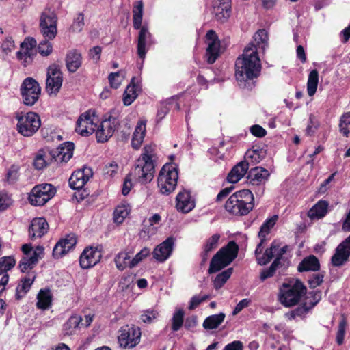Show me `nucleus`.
<instances>
[{
  "label": "nucleus",
  "mask_w": 350,
  "mask_h": 350,
  "mask_svg": "<svg viewBox=\"0 0 350 350\" xmlns=\"http://www.w3.org/2000/svg\"><path fill=\"white\" fill-rule=\"evenodd\" d=\"M254 43L245 46L242 55L235 62V77L238 81L245 82L257 77L261 70L258 49L265 51L268 46V33L265 29L258 30L254 36Z\"/></svg>",
  "instance_id": "1"
},
{
  "label": "nucleus",
  "mask_w": 350,
  "mask_h": 350,
  "mask_svg": "<svg viewBox=\"0 0 350 350\" xmlns=\"http://www.w3.org/2000/svg\"><path fill=\"white\" fill-rule=\"evenodd\" d=\"M155 159V146L147 145L144 146L132 172L124 180L122 189V193L124 196L127 195L131 189L132 183L130 178L131 176L142 184H146L152 180Z\"/></svg>",
  "instance_id": "2"
},
{
  "label": "nucleus",
  "mask_w": 350,
  "mask_h": 350,
  "mask_svg": "<svg viewBox=\"0 0 350 350\" xmlns=\"http://www.w3.org/2000/svg\"><path fill=\"white\" fill-rule=\"evenodd\" d=\"M40 31L44 40L40 42L38 51L42 56H49L53 51V46L49 40L57 35V16L50 10L44 12L40 21Z\"/></svg>",
  "instance_id": "3"
},
{
  "label": "nucleus",
  "mask_w": 350,
  "mask_h": 350,
  "mask_svg": "<svg viewBox=\"0 0 350 350\" xmlns=\"http://www.w3.org/2000/svg\"><path fill=\"white\" fill-rule=\"evenodd\" d=\"M254 206V198L249 189L236 191L230 196L225 204L226 210L235 215H245Z\"/></svg>",
  "instance_id": "4"
},
{
  "label": "nucleus",
  "mask_w": 350,
  "mask_h": 350,
  "mask_svg": "<svg viewBox=\"0 0 350 350\" xmlns=\"http://www.w3.org/2000/svg\"><path fill=\"white\" fill-rule=\"evenodd\" d=\"M306 287L299 280L293 284H283L280 289L278 299L286 307L296 305L306 293Z\"/></svg>",
  "instance_id": "5"
},
{
  "label": "nucleus",
  "mask_w": 350,
  "mask_h": 350,
  "mask_svg": "<svg viewBox=\"0 0 350 350\" xmlns=\"http://www.w3.org/2000/svg\"><path fill=\"white\" fill-rule=\"evenodd\" d=\"M239 247L232 241L228 245L221 248L212 258L208 272L215 273L228 265L237 256Z\"/></svg>",
  "instance_id": "6"
},
{
  "label": "nucleus",
  "mask_w": 350,
  "mask_h": 350,
  "mask_svg": "<svg viewBox=\"0 0 350 350\" xmlns=\"http://www.w3.org/2000/svg\"><path fill=\"white\" fill-rule=\"evenodd\" d=\"M178 178V168L174 163H166L161 168L157 179L158 187L162 194L174 191Z\"/></svg>",
  "instance_id": "7"
},
{
  "label": "nucleus",
  "mask_w": 350,
  "mask_h": 350,
  "mask_svg": "<svg viewBox=\"0 0 350 350\" xmlns=\"http://www.w3.org/2000/svg\"><path fill=\"white\" fill-rule=\"evenodd\" d=\"M16 119L18 121L17 131L24 137L32 136L41 125L39 116L34 112L17 113Z\"/></svg>",
  "instance_id": "8"
},
{
  "label": "nucleus",
  "mask_w": 350,
  "mask_h": 350,
  "mask_svg": "<svg viewBox=\"0 0 350 350\" xmlns=\"http://www.w3.org/2000/svg\"><path fill=\"white\" fill-rule=\"evenodd\" d=\"M24 254L23 258L19 262V269L22 272L28 269H31L41 258L44 254V248L41 246H37L33 248L31 244H24L21 247Z\"/></svg>",
  "instance_id": "9"
},
{
  "label": "nucleus",
  "mask_w": 350,
  "mask_h": 350,
  "mask_svg": "<svg viewBox=\"0 0 350 350\" xmlns=\"http://www.w3.org/2000/svg\"><path fill=\"white\" fill-rule=\"evenodd\" d=\"M56 189L51 184L44 183L35 186L29 196L31 204L43 206L55 194Z\"/></svg>",
  "instance_id": "10"
},
{
  "label": "nucleus",
  "mask_w": 350,
  "mask_h": 350,
  "mask_svg": "<svg viewBox=\"0 0 350 350\" xmlns=\"http://www.w3.org/2000/svg\"><path fill=\"white\" fill-rule=\"evenodd\" d=\"M288 250L287 245L281 246V243L277 241H273L269 248H267L263 254H255L258 263L260 265H265L268 263L273 256H275L274 260H278V265L281 266L282 262L284 261L283 255Z\"/></svg>",
  "instance_id": "11"
},
{
  "label": "nucleus",
  "mask_w": 350,
  "mask_h": 350,
  "mask_svg": "<svg viewBox=\"0 0 350 350\" xmlns=\"http://www.w3.org/2000/svg\"><path fill=\"white\" fill-rule=\"evenodd\" d=\"M41 88L39 83L33 78H26L21 87V92L25 105L32 106L38 100Z\"/></svg>",
  "instance_id": "12"
},
{
  "label": "nucleus",
  "mask_w": 350,
  "mask_h": 350,
  "mask_svg": "<svg viewBox=\"0 0 350 350\" xmlns=\"http://www.w3.org/2000/svg\"><path fill=\"white\" fill-rule=\"evenodd\" d=\"M140 338L141 331L139 327L125 325L120 329L118 340L120 347L131 349L139 342Z\"/></svg>",
  "instance_id": "13"
},
{
  "label": "nucleus",
  "mask_w": 350,
  "mask_h": 350,
  "mask_svg": "<svg viewBox=\"0 0 350 350\" xmlns=\"http://www.w3.org/2000/svg\"><path fill=\"white\" fill-rule=\"evenodd\" d=\"M98 118L91 111L82 113L78 118L75 131L82 136H88L95 132L97 128Z\"/></svg>",
  "instance_id": "14"
},
{
  "label": "nucleus",
  "mask_w": 350,
  "mask_h": 350,
  "mask_svg": "<svg viewBox=\"0 0 350 350\" xmlns=\"http://www.w3.org/2000/svg\"><path fill=\"white\" fill-rule=\"evenodd\" d=\"M63 81L62 73L57 65L48 68L46 81V90L49 94H57L60 90Z\"/></svg>",
  "instance_id": "15"
},
{
  "label": "nucleus",
  "mask_w": 350,
  "mask_h": 350,
  "mask_svg": "<svg viewBox=\"0 0 350 350\" xmlns=\"http://www.w3.org/2000/svg\"><path fill=\"white\" fill-rule=\"evenodd\" d=\"M118 124V120L112 116L103 120L95 131L97 141L98 142H107L113 135Z\"/></svg>",
  "instance_id": "16"
},
{
  "label": "nucleus",
  "mask_w": 350,
  "mask_h": 350,
  "mask_svg": "<svg viewBox=\"0 0 350 350\" xmlns=\"http://www.w3.org/2000/svg\"><path fill=\"white\" fill-rule=\"evenodd\" d=\"M207 49L206 56L208 64H213L220 54V41L213 30H209L206 35Z\"/></svg>",
  "instance_id": "17"
},
{
  "label": "nucleus",
  "mask_w": 350,
  "mask_h": 350,
  "mask_svg": "<svg viewBox=\"0 0 350 350\" xmlns=\"http://www.w3.org/2000/svg\"><path fill=\"white\" fill-rule=\"evenodd\" d=\"M36 44V40L33 38H26L21 44V50L16 53V57L24 66H27L32 62Z\"/></svg>",
  "instance_id": "18"
},
{
  "label": "nucleus",
  "mask_w": 350,
  "mask_h": 350,
  "mask_svg": "<svg viewBox=\"0 0 350 350\" xmlns=\"http://www.w3.org/2000/svg\"><path fill=\"white\" fill-rule=\"evenodd\" d=\"M350 256V235L336 247L331 261L334 267H340L347 262Z\"/></svg>",
  "instance_id": "19"
},
{
  "label": "nucleus",
  "mask_w": 350,
  "mask_h": 350,
  "mask_svg": "<svg viewBox=\"0 0 350 350\" xmlns=\"http://www.w3.org/2000/svg\"><path fill=\"white\" fill-rule=\"evenodd\" d=\"M75 144L67 142L59 145L57 148L50 150L53 159L57 163H66L73 156Z\"/></svg>",
  "instance_id": "20"
},
{
  "label": "nucleus",
  "mask_w": 350,
  "mask_h": 350,
  "mask_svg": "<svg viewBox=\"0 0 350 350\" xmlns=\"http://www.w3.org/2000/svg\"><path fill=\"white\" fill-rule=\"evenodd\" d=\"M77 243V238L74 234H67L64 238L60 239L55 245L53 250L54 258H59L65 255Z\"/></svg>",
  "instance_id": "21"
},
{
  "label": "nucleus",
  "mask_w": 350,
  "mask_h": 350,
  "mask_svg": "<svg viewBox=\"0 0 350 350\" xmlns=\"http://www.w3.org/2000/svg\"><path fill=\"white\" fill-rule=\"evenodd\" d=\"M101 258V253L94 247H86L80 256L79 263L83 269H89L96 265Z\"/></svg>",
  "instance_id": "22"
},
{
  "label": "nucleus",
  "mask_w": 350,
  "mask_h": 350,
  "mask_svg": "<svg viewBox=\"0 0 350 350\" xmlns=\"http://www.w3.org/2000/svg\"><path fill=\"white\" fill-rule=\"evenodd\" d=\"M174 243L175 239L174 237H168L154 248L153 251L154 258L161 262L165 261L172 254Z\"/></svg>",
  "instance_id": "23"
},
{
  "label": "nucleus",
  "mask_w": 350,
  "mask_h": 350,
  "mask_svg": "<svg viewBox=\"0 0 350 350\" xmlns=\"http://www.w3.org/2000/svg\"><path fill=\"white\" fill-rule=\"evenodd\" d=\"M92 175V170L89 167L75 171L69 178L70 187L77 190L83 188Z\"/></svg>",
  "instance_id": "24"
},
{
  "label": "nucleus",
  "mask_w": 350,
  "mask_h": 350,
  "mask_svg": "<svg viewBox=\"0 0 350 350\" xmlns=\"http://www.w3.org/2000/svg\"><path fill=\"white\" fill-rule=\"evenodd\" d=\"M152 44L151 34L146 27H141L137 39V52L139 57L144 62L148 48Z\"/></svg>",
  "instance_id": "25"
},
{
  "label": "nucleus",
  "mask_w": 350,
  "mask_h": 350,
  "mask_svg": "<svg viewBox=\"0 0 350 350\" xmlns=\"http://www.w3.org/2000/svg\"><path fill=\"white\" fill-rule=\"evenodd\" d=\"M16 260L12 256H4L0 258V292H3L5 288L9 276L8 271L14 267Z\"/></svg>",
  "instance_id": "26"
},
{
  "label": "nucleus",
  "mask_w": 350,
  "mask_h": 350,
  "mask_svg": "<svg viewBox=\"0 0 350 350\" xmlns=\"http://www.w3.org/2000/svg\"><path fill=\"white\" fill-rule=\"evenodd\" d=\"M278 219V215H273L270 218L267 219L262 224L258 232V237L260 239V243L257 245L255 254H262L263 250V243L266 241L267 236L270 233L271 228L275 226Z\"/></svg>",
  "instance_id": "27"
},
{
  "label": "nucleus",
  "mask_w": 350,
  "mask_h": 350,
  "mask_svg": "<svg viewBox=\"0 0 350 350\" xmlns=\"http://www.w3.org/2000/svg\"><path fill=\"white\" fill-rule=\"evenodd\" d=\"M176 207L178 211L187 213L195 207L194 200L192 199L190 192L186 190L180 191L176 198Z\"/></svg>",
  "instance_id": "28"
},
{
  "label": "nucleus",
  "mask_w": 350,
  "mask_h": 350,
  "mask_svg": "<svg viewBox=\"0 0 350 350\" xmlns=\"http://www.w3.org/2000/svg\"><path fill=\"white\" fill-rule=\"evenodd\" d=\"M48 230L49 224L44 218H34L29 228V236L31 239L40 238L48 232Z\"/></svg>",
  "instance_id": "29"
},
{
  "label": "nucleus",
  "mask_w": 350,
  "mask_h": 350,
  "mask_svg": "<svg viewBox=\"0 0 350 350\" xmlns=\"http://www.w3.org/2000/svg\"><path fill=\"white\" fill-rule=\"evenodd\" d=\"M269 172L267 170L256 167L248 171L247 180L252 185H260L264 184L269 176Z\"/></svg>",
  "instance_id": "30"
},
{
  "label": "nucleus",
  "mask_w": 350,
  "mask_h": 350,
  "mask_svg": "<svg viewBox=\"0 0 350 350\" xmlns=\"http://www.w3.org/2000/svg\"><path fill=\"white\" fill-rule=\"evenodd\" d=\"M249 170L248 163L247 161H242L237 163L231 170L227 176V180L231 183H236L239 182L247 173Z\"/></svg>",
  "instance_id": "31"
},
{
  "label": "nucleus",
  "mask_w": 350,
  "mask_h": 350,
  "mask_svg": "<svg viewBox=\"0 0 350 350\" xmlns=\"http://www.w3.org/2000/svg\"><path fill=\"white\" fill-rule=\"evenodd\" d=\"M82 64V55L77 50L68 51L66 57V65L70 72H75Z\"/></svg>",
  "instance_id": "32"
},
{
  "label": "nucleus",
  "mask_w": 350,
  "mask_h": 350,
  "mask_svg": "<svg viewBox=\"0 0 350 350\" xmlns=\"http://www.w3.org/2000/svg\"><path fill=\"white\" fill-rule=\"evenodd\" d=\"M230 0H222L218 5L214 7L213 12L216 20L221 23L228 21L231 14Z\"/></svg>",
  "instance_id": "33"
},
{
  "label": "nucleus",
  "mask_w": 350,
  "mask_h": 350,
  "mask_svg": "<svg viewBox=\"0 0 350 350\" xmlns=\"http://www.w3.org/2000/svg\"><path fill=\"white\" fill-rule=\"evenodd\" d=\"M140 90L138 81L136 77H133L130 84H129L124 91L123 103L125 105H130L137 98V92Z\"/></svg>",
  "instance_id": "34"
},
{
  "label": "nucleus",
  "mask_w": 350,
  "mask_h": 350,
  "mask_svg": "<svg viewBox=\"0 0 350 350\" xmlns=\"http://www.w3.org/2000/svg\"><path fill=\"white\" fill-rule=\"evenodd\" d=\"M133 254V250H130L129 251L124 250L118 253L115 258L114 262L118 269L120 271L124 270L126 268H133L131 267V256Z\"/></svg>",
  "instance_id": "35"
},
{
  "label": "nucleus",
  "mask_w": 350,
  "mask_h": 350,
  "mask_svg": "<svg viewBox=\"0 0 350 350\" xmlns=\"http://www.w3.org/2000/svg\"><path fill=\"white\" fill-rule=\"evenodd\" d=\"M53 156L49 150H40L34 158L33 165L37 170H42L53 161Z\"/></svg>",
  "instance_id": "36"
},
{
  "label": "nucleus",
  "mask_w": 350,
  "mask_h": 350,
  "mask_svg": "<svg viewBox=\"0 0 350 350\" xmlns=\"http://www.w3.org/2000/svg\"><path fill=\"white\" fill-rule=\"evenodd\" d=\"M329 203L325 200H319L308 211V216L311 219H319L327 213Z\"/></svg>",
  "instance_id": "37"
},
{
  "label": "nucleus",
  "mask_w": 350,
  "mask_h": 350,
  "mask_svg": "<svg viewBox=\"0 0 350 350\" xmlns=\"http://www.w3.org/2000/svg\"><path fill=\"white\" fill-rule=\"evenodd\" d=\"M320 269V263L318 258L314 255H310L304 258L299 264L297 269L299 272L316 271Z\"/></svg>",
  "instance_id": "38"
},
{
  "label": "nucleus",
  "mask_w": 350,
  "mask_h": 350,
  "mask_svg": "<svg viewBox=\"0 0 350 350\" xmlns=\"http://www.w3.org/2000/svg\"><path fill=\"white\" fill-rule=\"evenodd\" d=\"M35 278V275L31 273L21 279L16 289L17 299L23 297L29 291Z\"/></svg>",
  "instance_id": "39"
},
{
  "label": "nucleus",
  "mask_w": 350,
  "mask_h": 350,
  "mask_svg": "<svg viewBox=\"0 0 350 350\" xmlns=\"http://www.w3.org/2000/svg\"><path fill=\"white\" fill-rule=\"evenodd\" d=\"M146 133V122L140 121L137 123L133 133L131 144L133 148L138 149L144 141Z\"/></svg>",
  "instance_id": "40"
},
{
  "label": "nucleus",
  "mask_w": 350,
  "mask_h": 350,
  "mask_svg": "<svg viewBox=\"0 0 350 350\" xmlns=\"http://www.w3.org/2000/svg\"><path fill=\"white\" fill-rule=\"evenodd\" d=\"M37 304L38 308L41 310H46L51 305L52 295L49 289H41L37 295Z\"/></svg>",
  "instance_id": "41"
},
{
  "label": "nucleus",
  "mask_w": 350,
  "mask_h": 350,
  "mask_svg": "<svg viewBox=\"0 0 350 350\" xmlns=\"http://www.w3.org/2000/svg\"><path fill=\"white\" fill-rule=\"evenodd\" d=\"M225 317L223 312L208 316L203 322V327L206 329H217L224 321Z\"/></svg>",
  "instance_id": "42"
},
{
  "label": "nucleus",
  "mask_w": 350,
  "mask_h": 350,
  "mask_svg": "<svg viewBox=\"0 0 350 350\" xmlns=\"http://www.w3.org/2000/svg\"><path fill=\"white\" fill-rule=\"evenodd\" d=\"M319 84V73L317 70H312L308 75L307 81V93L310 96H313L317 90Z\"/></svg>",
  "instance_id": "43"
},
{
  "label": "nucleus",
  "mask_w": 350,
  "mask_h": 350,
  "mask_svg": "<svg viewBox=\"0 0 350 350\" xmlns=\"http://www.w3.org/2000/svg\"><path fill=\"white\" fill-rule=\"evenodd\" d=\"M143 3L142 1L135 2L133 9V27L136 29H139L142 26V15H143Z\"/></svg>",
  "instance_id": "44"
},
{
  "label": "nucleus",
  "mask_w": 350,
  "mask_h": 350,
  "mask_svg": "<svg viewBox=\"0 0 350 350\" xmlns=\"http://www.w3.org/2000/svg\"><path fill=\"white\" fill-rule=\"evenodd\" d=\"M339 131L345 137L350 135V111L344 113L340 118Z\"/></svg>",
  "instance_id": "45"
},
{
  "label": "nucleus",
  "mask_w": 350,
  "mask_h": 350,
  "mask_svg": "<svg viewBox=\"0 0 350 350\" xmlns=\"http://www.w3.org/2000/svg\"><path fill=\"white\" fill-rule=\"evenodd\" d=\"M129 214V208L126 205L118 206L113 212L114 222L120 224Z\"/></svg>",
  "instance_id": "46"
},
{
  "label": "nucleus",
  "mask_w": 350,
  "mask_h": 350,
  "mask_svg": "<svg viewBox=\"0 0 350 350\" xmlns=\"http://www.w3.org/2000/svg\"><path fill=\"white\" fill-rule=\"evenodd\" d=\"M82 321L81 316L77 314L72 315L68 321L64 324V329L66 334H71L72 332L79 327Z\"/></svg>",
  "instance_id": "47"
},
{
  "label": "nucleus",
  "mask_w": 350,
  "mask_h": 350,
  "mask_svg": "<svg viewBox=\"0 0 350 350\" xmlns=\"http://www.w3.org/2000/svg\"><path fill=\"white\" fill-rule=\"evenodd\" d=\"M232 273V269L228 268V269L219 273L213 281L214 287L216 289L221 288L224 284L227 282Z\"/></svg>",
  "instance_id": "48"
},
{
  "label": "nucleus",
  "mask_w": 350,
  "mask_h": 350,
  "mask_svg": "<svg viewBox=\"0 0 350 350\" xmlns=\"http://www.w3.org/2000/svg\"><path fill=\"white\" fill-rule=\"evenodd\" d=\"M183 318L184 311L182 309H176L172 319V329L174 332L178 331L183 326Z\"/></svg>",
  "instance_id": "49"
},
{
  "label": "nucleus",
  "mask_w": 350,
  "mask_h": 350,
  "mask_svg": "<svg viewBox=\"0 0 350 350\" xmlns=\"http://www.w3.org/2000/svg\"><path fill=\"white\" fill-rule=\"evenodd\" d=\"M262 156L260 154V152L257 150H249L247 151L244 161H247L248 165L250 163L256 164L260 162L262 159Z\"/></svg>",
  "instance_id": "50"
},
{
  "label": "nucleus",
  "mask_w": 350,
  "mask_h": 350,
  "mask_svg": "<svg viewBox=\"0 0 350 350\" xmlns=\"http://www.w3.org/2000/svg\"><path fill=\"white\" fill-rule=\"evenodd\" d=\"M150 254V250L144 247L131 259V267H135L140 262L144 260Z\"/></svg>",
  "instance_id": "51"
},
{
  "label": "nucleus",
  "mask_w": 350,
  "mask_h": 350,
  "mask_svg": "<svg viewBox=\"0 0 350 350\" xmlns=\"http://www.w3.org/2000/svg\"><path fill=\"white\" fill-rule=\"evenodd\" d=\"M170 101H164L160 103L156 116V122L159 123L170 111Z\"/></svg>",
  "instance_id": "52"
},
{
  "label": "nucleus",
  "mask_w": 350,
  "mask_h": 350,
  "mask_svg": "<svg viewBox=\"0 0 350 350\" xmlns=\"http://www.w3.org/2000/svg\"><path fill=\"white\" fill-rule=\"evenodd\" d=\"M309 308L306 306H299L295 310L286 314V316L289 319H295L297 317H299L301 319L305 317L306 314L308 313Z\"/></svg>",
  "instance_id": "53"
},
{
  "label": "nucleus",
  "mask_w": 350,
  "mask_h": 350,
  "mask_svg": "<svg viewBox=\"0 0 350 350\" xmlns=\"http://www.w3.org/2000/svg\"><path fill=\"white\" fill-rule=\"evenodd\" d=\"M158 315L159 313L157 310L148 309L143 312L141 315V319L145 323H151L157 318Z\"/></svg>",
  "instance_id": "54"
},
{
  "label": "nucleus",
  "mask_w": 350,
  "mask_h": 350,
  "mask_svg": "<svg viewBox=\"0 0 350 350\" xmlns=\"http://www.w3.org/2000/svg\"><path fill=\"white\" fill-rule=\"evenodd\" d=\"M18 170L19 167L17 165H13L8 170L6 174V181L12 184L14 183L18 178Z\"/></svg>",
  "instance_id": "55"
},
{
  "label": "nucleus",
  "mask_w": 350,
  "mask_h": 350,
  "mask_svg": "<svg viewBox=\"0 0 350 350\" xmlns=\"http://www.w3.org/2000/svg\"><path fill=\"white\" fill-rule=\"evenodd\" d=\"M209 298V296L207 295H196L191 297L189 304V309L192 310L196 308L202 302L206 301Z\"/></svg>",
  "instance_id": "56"
},
{
  "label": "nucleus",
  "mask_w": 350,
  "mask_h": 350,
  "mask_svg": "<svg viewBox=\"0 0 350 350\" xmlns=\"http://www.w3.org/2000/svg\"><path fill=\"white\" fill-rule=\"evenodd\" d=\"M220 235L219 234H213L208 239H207L206 243L204 245V248L206 251L211 252L213 250L217 247Z\"/></svg>",
  "instance_id": "57"
},
{
  "label": "nucleus",
  "mask_w": 350,
  "mask_h": 350,
  "mask_svg": "<svg viewBox=\"0 0 350 350\" xmlns=\"http://www.w3.org/2000/svg\"><path fill=\"white\" fill-rule=\"evenodd\" d=\"M278 260H273L272 264L271 265L270 267L267 269L263 270L260 273V280H265L271 276L273 275L275 270L277 268H278L280 266L278 265Z\"/></svg>",
  "instance_id": "58"
},
{
  "label": "nucleus",
  "mask_w": 350,
  "mask_h": 350,
  "mask_svg": "<svg viewBox=\"0 0 350 350\" xmlns=\"http://www.w3.org/2000/svg\"><path fill=\"white\" fill-rule=\"evenodd\" d=\"M319 126V123L312 116H310L308 124L306 129V133L308 135H312L315 133Z\"/></svg>",
  "instance_id": "59"
},
{
  "label": "nucleus",
  "mask_w": 350,
  "mask_h": 350,
  "mask_svg": "<svg viewBox=\"0 0 350 350\" xmlns=\"http://www.w3.org/2000/svg\"><path fill=\"white\" fill-rule=\"evenodd\" d=\"M12 204L10 196L4 192L0 193V211H4Z\"/></svg>",
  "instance_id": "60"
},
{
  "label": "nucleus",
  "mask_w": 350,
  "mask_h": 350,
  "mask_svg": "<svg viewBox=\"0 0 350 350\" xmlns=\"http://www.w3.org/2000/svg\"><path fill=\"white\" fill-rule=\"evenodd\" d=\"M324 278V274L322 273H319L317 274H313L312 276L308 280V283L310 288H316L320 286Z\"/></svg>",
  "instance_id": "61"
},
{
  "label": "nucleus",
  "mask_w": 350,
  "mask_h": 350,
  "mask_svg": "<svg viewBox=\"0 0 350 350\" xmlns=\"http://www.w3.org/2000/svg\"><path fill=\"white\" fill-rule=\"evenodd\" d=\"M121 71H118L116 72H111L109 74L108 77V79L111 88L114 89H117L121 84V81L119 79Z\"/></svg>",
  "instance_id": "62"
},
{
  "label": "nucleus",
  "mask_w": 350,
  "mask_h": 350,
  "mask_svg": "<svg viewBox=\"0 0 350 350\" xmlns=\"http://www.w3.org/2000/svg\"><path fill=\"white\" fill-rule=\"evenodd\" d=\"M14 49V42L11 37L6 38L1 44L2 51L8 54Z\"/></svg>",
  "instance_id": "63"
},
{
  "label": "nucleus",
  "mask_w": 350,
  "mask_h": 350,
  "mask_svg": "<svg viewBox=\"0 0 350 350\" xmlns=\"http://www.w3.org/2000/svg\"><path fill=\"white\" fill-rule=\"evenodd\" d=\"M84 26V17L82 14H79L72 25L74 31H81Z\"/></svg>",
  "instance_id": "64"
}]
</instances>
